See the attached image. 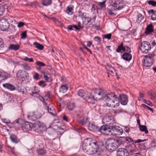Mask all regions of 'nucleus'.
I'll return each instance as SVG.
<instances>
[{"mask_svg": "<svg viewBox=\"0 0 156 156\" xmlns=\"http://www.w3.org/2000/svg\"><path fill=\"white\" fill-rule=\"evenodd\" d=\"M103 144L101 141L89 138L84 140L83 144V149L85 152L92 156H102L101 147Z\"/></svg>", "mask_w": 156, "mask_h": 156, "instance_id": "1", "label": "nucleus"}, {"mask_svg": "<svg viewBox=\"0 0 156 156\" xmlns=\"http://www.w3.org/2000/svg\"><path fill=\"white\" fill-rule=\"evenodd\" d=\"M155 55L154 53L149 54L145 56L143 60V63L144 66L150 67L154 62V57Z\"/></svg>", "mask_w": 156, "mask_h": 156, "instance_id": "2", "label": "nucleus"}, {"mask_svg": "<svg viewBox=\"0 0 156 156\" xmlns=\"http://www.w3.org/2000/svg\"><path fill=\"white\" fill-rule=\"evenodd\" d=\"M108 148L111 151H115L119 145V141L113 139L108 138L106 141Z\"/></svg>", "mask_w": 156, "mask_h": 156, "instance_id": "3", "label": "nucleus"}, {"mask_svg": "<svg viewBox=\"0 0 156 156\" xmlns=\"http://www.w3.org/2000/svg\"><path fill=\"white\" fill-rule=\"evenodd\" d=\"M94 97L95 99L104 100L107 95L104 90L99 88H94L93 90Z\"/></svg>", "mask_w": 156, "mask_h": 156, "instance_id": "4", "label": "nucleus"}, {"mask_svg": "<svg viewBox=\"0 0 156 156\" xmlns=\"http://www.w3.org/2000/svg\"><path fill=\"white\" fill-rule=\"evenodd\" d=\"M29 75L26 71L20 70L16 73V77L20 81L23 82L27 80Z\"/></svg>", "mask_w": 156, "mask_h": 156, "instance_id": "5", "label": "nucleus"}, {"mask_svg": "<svg viewBox=\"0 0 156 156\" xmlns=\"http://www.w3.org/2000/svg\"><path fill=\"white\" fill-rule=\"evenodd\" d=\"M112 5L115 10H120L125 6L121 0H111Z\"/></svg>", "mask_w": 156, "mask_h": 156, "instance_id": "6", "label": "nucleus"}, {"mask_svg": "<svg viewBox=\"0 0 156 156\" xmlns=\"http://www.w3.org/2000/svg\"><path fill=\"white\" fill-rule=\"evenodd\" d=\"M111 134L113 135H120L122 134L123 133L122 129L118 126H115V125H111Z\"/></svg>", "mask_w": 156, "mask_h": 156, "instance_id": "7", "label": "nucleus"}, {"mask_svg": "<svg viewBox=\"0 0 156 156\" xmlns=\"http://www.w3.org/2000/svg\"><path fill=\"white\" fill-rule=\"evenodd\" d=\"M140 49L143 53H147L151 50V44L149 42L147 41H143L141 44Z\"/></svg>", "mask_w": 156, "mask_h": 156, "instance_id": "8", "label": "nucleus"}, {"mask_svg": "<svg viewBox=\"0 0 156 156\" xmlns=\"http://www.w3.org/2000/svg\"><path fill=\"white\" fill-rule=\"evenodd\" d=\"M115 97V94L113 93L111 94H107L106 96L105 97L104 100L105 101L106 105L109 107H112L113 105V100H112V98H113Z\"/></svg>", "mask_w": 156, "mask_h": 156, "instance_id": "9", "label": "nucleus"}, {"mask_svg": "<svg viewBox=\"0 0 156 156\" xmlns=\"http://www.w3.org/2000/svg\"><path fill=\"white\" fill-rule=\"evenodd\" d=\"M110 126L111 125H109L108 126L107 125L102 126L99 128L98 131L104 135H110L111 133Z\"/></svg>", "mask_w": 156, "mask_h": 156, "instance_id": "10", "label": "nucleus"}, {"mask_svg": "<svg viewBox=\"0 0 156 156\" xmlns=\"http://www.w3.org/2000/svg\"><path fill=\"white\" fill-rule=\"evenodd\" d=\"M102 122L103 123H106L107 125H115L114 118L112 116L105 115L104 116L102 119Z\"/></svg>", "mask_w": 156, "mask_h": 156, "instance_id": "11", "label": "nucleus"}, {"mask_svg": "<svg viewBox=\"0 0 156 156\" xmlns=\"http://www.w3.org/2000/svg\"><path fill=\"white\" fill-rule=\"evenodd\" d=\"M44 124L39 121L35 122L33 124V129L36 132L39 133L42 131L44 129Z\"/></svg>", "mask_w": 156, "mask_h": 156, "instance_id": "12", "label": "nucleus"}, {"mask_svg": "<svg viewBox=\"0 0 156 156\" xmlns=\"http://www.w3.org/2000/svg\"><path fill=\"white\" fill-rule=\"evenodd\" d=\"M9 27V23L7 19L2 18L0 19V30L2 31L7 30Z\"/></svg>", "mask_w": 156, "mask_h": 156, "instance_id": "13", "label": "nucleus"}, {"mask_svg": "<svg viewBox=\"0 0 156 156\" xmlns=\"http://www.w3.org/2000/svg\"><path fill=\"white\" fill-rule=\"evenodd\" d=\"M41 116V114L37 111L30 112L27 115V118L30 120L35 121Z\"/></svg>", "mask_w": 156, "mask_h": 156, "instance_id": "14", "label": "nucleus"}, {"mask_svg": "<svg viewBox=\"0 0 156 156\" xmlns=\"http://www.w3.org/2000/svg\"><path fill=\"white\" fill-rule=\"evenodd\" d=\"M83 99L86 100L89 105H93L95 104V98L94 96H92L90 93H87Z\"/></svg>", "mask_w": 156, "mask_h": 156, "instance_id": "15", "label": "nucleus"}, {"mask_svg": "<svg viewBox=\"0 0 156 156\" xmlns=\"http://www.w3.org/2000/svg\"><path fill=\"white\" fill-rule=\"evenodd\" d=\"M116 152V156H129L128 151L125 148H119Z\"/></svg>", "mask_w": 156, "mask_h": 156, "instance_id": "16", "label": "nucleus"}, {"mask_svg": "<svg viewBox=\"0 0 156 156\" xmlns=\"http://www.w3.org/2000/svg\"><path fill=\"white\" fill-rule=\"evenodd\" d=\"M33 126V124L28 122H25L22 126L23 130L25 131L30 130Z\"/></svg>", "mask_w": 156, "mask_h": 156, "instance_id": "17", "label": "nucleus"}, {"mask_svg": "<svg viewBox=\"0 0 156 156\" xmlns=\"http://www.w3.org/2000/svg\"><path fill=\"white\" fill-rule=\"evenodd\" d=\"M120 100L121 103L123 105H126L128 101L127 96L124 94L120 95Z\"/></svg>", "mask_w": 156, "mask_h": 156, "instance_id": "18", "label": "nucleus"}, {"mask_svg": "<svg viewBox=\"0 0 156 156\" xmlns=\"http://www.w3.org/2000/svg\"><path fill=\"white\" fill-rule=\"evenodd\" d=\"M154 32V25L152 23L148 25L146 28L145 33L146 34H149Z\"/></svg>", "mask_w": 156, "mask_h": 156, "instance_id": "19", "label": "nucleus"}, {"mask_svg": "<svg viewBox=\"0 0 156 156\" xmlns=\"http://www.w3.org/2000/svg\"><path fill=\"white\" fill-rule=\"evenodd\" d=\"M88 127L90 131L94 132L98 131L99 128L93 123H89Z\"/></svg>", "mask_w": 156, "mask_h": 156, "instance_id": "20", "label": "nucleus"}, {"mask_svg": "<svg viewBox=\"0 0 156 156\" xmlns=\"http://www.w3.org/2000/svg\"><path fill=\"white\" fill-rule=\"evenodd\" d=\"M2 86L4 87L11 91L14 90H15V86L9 83H7L3 84Z\"/></svg>", "mask_w": 156, "mask_h": 156, "instance_id": "21", "label": "nucleus"}, {"mask_svg": "<svg viewBox=\"0 0 156 156\" xmlns=\"http://www.w3.org/2000/svg\"><path fill=\"white\" fill-rule=\"evenodd\" d=\"M122 58L126 61H130L132 58L131 55L129 53L126 52L122 55Z\"/></svg>", "mask_w": 156, "mask_h": 156, "instance_id": "22", "label": "nucleus"}, {"mask_svg": "<svg viewBox=\"0 0 156 156\" xmlns=\"http://www.w3.org/2000/svg\"><path fill=\"white\" fill-rule=\"evenodd\" d=\"M48 112L51 115H55L56 113L54 108L51 106H48L47 109Z\"/></svg>", "mask_w": 156, "mask_h": 156, "instance_id": "23", "label": "nucleus"}, {"mask_svg": "<svg viewBox=\"0 0 156 156\" xmlns=\"http://www.w3.org/2000/svg\"><path fill=\"white\" fill-rule=\"evenodd\" d=\"M87 120L88 118L86 117H82L77 119V122L83 125L86 124Z\"/></svg>", "mask_w": 156, "mask_h": 156, "instance_id": "24", "label": "nucleus"}, {"mask_svg": "<svg viewBox=\"0 0 156 156\" xmlns=\"http://www.w3.org/2000/svg\"><path fill=\"white\" fill-rule=\"evenodd\" d=\"M41 73L44 74V78L46 81L51 82L52 81V80L50 77V74H46L43 71H41Z\"/></svg>", "mask_w": 156, "mask_h": 156, "instance_id": "25", "label": "nucleus"}, {"mask_svg": "<svg viewBox=\"0 0 156 156\" xmlns=\"http://www.w3.org/2000/svg\"><path fill=\"white\" fill-rule=\"evenodd\" d=\"M128 149L132 153H134L135 152H137L138 151V149L134 145L129 146L128 147Z\"/></svg>", "mask_w": 156, "mask_h": 156, "instance_id": "26", "label": "nucleus"}, {"mask_svg": "<svg viewBox=\"0 0 156 156\" xmlns=\"http://www.w3.org/2000/svg\"><path fill=\"white\" fill-rule=\"evenodd\" d=\"M112 103H113L112 104L114 105L112 106V107L116 108L119 105V101L118 98H115V99L113 100Z\"/></svg>", "mask_w": 156, "mask_h": 156, "instance_id": "27", "label": "nucleus"}, {"mask_svg": "<svg viewBox=\"0 0 156 156\" xmlns=\"http://www.w3.org/2000/svg\"><path fill=\"white\" fill-rule=\"evenodd\" d=\"M41 3L44 6L50 5L52 3V0H41Z\"/></svg>", "mask_w": 156, "mask_h": 156, "instance_id": "28", "label": "nucleus"}, {"mask_svg": "<svg viewBox=\"0 0 156 156\" xmlns=\"http://www.w3.org/2000/svg\"><path fill=\"white\" fill-rule=\"evenodd\" d=\"M68 89V87L66 85H62L59 88V91L63 93H65Z\"/></svg>", "mask_w": 156, "mask_h": 156, "instance_id": "29", "label": "nucleus"}, {"mask_svg": "<svg viewBox=\"0 0 156 156\" xmlns=\"http://www.w3.org/2000/svg\"><path fill=\"white\" fill-rule=\"evenodd\" d=\"M10 139L13 143H17L19 141V140L18 139L17 136L13 134H11L10 135Z\"/></svg>", "mask_w": 156, "mask_h": 156, "instance_id": "30", "label": "nucleus"}, {"mask_svg": "<svg viewBox=\"0 0 156 156\" xmlns=\"http://www.w3.org/2000/svg\"><path fill=\"white\" fill-rule=\"evenodd\" d=\"M32 92L30 94L31 95L33 96L34 94H38L39 92V90L38 88L36 87H33L32 89Z\"/></svg>", "mask_w": 156, "mask_h": 156, "instance_id": "31", "label": "nucleus"}, {"mask_svg": "<svg viewBox=\"0 0 156 156\" xmlns=\"http://www.w3.org/2000/svg\"><path fill=\"white\" fill-rule=\"evenodd\" d=\"M67 107L69 110H72L75 107V104L73 102H69L67 103Z\"/></svg>", "mask_w": 156, "mask_h": 156, "instance_id": "32", "label": "nucleus"}, {"mask_svg": "<svg viewBox=\"0 0 156 156\" xmlns=\"http://www.w3.org/2000/svg\"><path fill=\"white\" fill-rule=\"evenodd\" d=\"M19 48V46L18 45L11 44L9 45L8 48L10 50H18Z\"/></svg>", "mask_w": 156, "mask_h": 156, "instance_id": "33", "label": "nucleus"}, {"mask_svg": "<svg viewBox=\"0 0 156 156\" xmlns=\"http://www.w3.org/2000/svg\"><path fill=\"white\" fill-rule=\"evenodd\" d=\"M140 130L141 131H144L146 134H147L148 133L147 127L146 126L140 125L139 126Z\"/></svg>", "mask_w": 156, "mask_h": 156, "instance_id": "34", "label": "nucleus"}, {"mask_svg": "<svg viewBox=\"0 0 156 156\" xmlns=\"http://www.w3.org/2000/svg\"><path fill=\"white\" fill-rule=\"evenodd\" d=\"M106 0H103V2H99L98 4V5L100 7L99 8H97V10H101L102 8L105 7V4Z\"/></svg>", "mask_w": 156, "mask_h": 156, "instance_id": "35", "label": "nucleus"}, {"mask_svg": "<svg viewBox=\"0 0 156 156\" xmlns=\"http://www.w3.org/2000/svg\"><path fill=\"white\" fill-rule=\"evenodd\" d=\"M34 44L36 46L35 47L39 50H42L44 49V46L37 42H34Z\"/></svg>", "mask_w": 156, "mask_h": 156, "instance_id": "36", "label": "nucleus"}, {"mask_svg": "<svg viewBox=\"0 0 156 156\" xmlns=\"http://www.w3.org/2000/svg\"><path fill=\"white\" fill-rule=\"evenodd\" d=\"M7 78V76L0 71V83L2 81L5 80Z\"/></svg>", "mask_w": 156, "mask_h": 156, "instance_id": "37", "label": "nucleus"}, {"mask_svg": "<svg viewBox=\"0 0 156 156\" xmlns=\"http://www.w3.org/2000/svg\"><path fill=\"white\" fill-rule=\"evenodd\" d=\"M86 93L83 90H80L78 91L77 94L79 96L81 97H82L83 99L85 96V95H86Z\"/></svg>", "mask_w": 156, "mask_h": 156, "instance_id": "38", "label": "nucleus"}, {"mask_svg": "<svg viewBox=\"0 0 156 156\" xmlns=\"http://www.w3.org/2000/svg\"><path fill=\"white\" fill-rule=\"evenodd\" d=\"M37 152L38 155L41 156L44 155L46 153V151L44 149H37Z\"/></svg>", "mask_w": 156, "mask_h": 156, "instance_id": "39", "label": "nucleus"}, {"mask_svg": "<svg viewBox=\"0 0 156 156\" xmlns=\"http://www.w3.org/2000/svg\"><path fill=\"white\" fill-rule=\"evenodd\" d=\"M144 17L142 16V14L140 13L138 14L136 16V21L138 23L140 22L143 19Z\"/></svg>", "mask_w": 156, "mask_h": 156, "instance_id": "40", "label": "nucleus"}, {"mask_svg": "<svg viewBox=\"0 0 156 156\" xmlns=\"http://www.w3.org/2000/svg\"><path fill=\"white\" fill-rule=\"evenodd\" d=\"M66 12L69 15H72L73 13V9L71 6H69L67 7V9Z\"/></svg>", "mask_w": 156, "mask_h": 156, "instance_id": "41", "label": "nucleus"}, {"mask_svg": "<svg viewBox=\"0 0 156 156\" xmlns=\"http://www.w3.org/2000/svg\"><path fill=\"white\" fill-rule=\"evenodd\" d=\"M151 14H152L151 19L153 20H156V11H154L153 10H151Z\"/></svg>", "mask_w": 156, "mask_h": 156, "instance_id": "42", "label": "nucleus"}, {"mask_svg": "<svg viewBox=\"0 0 156 156\" xmlns=\"http://www.w3.org/2000/svg\"><path fill=\"white\" fill-rule=\"evenodd\" d=\"M25 89L22 87H18L17 88V90L19 92L21 93L22 94H24L25 93Z\"/></svg>", "mask_w": 156, "mask_h": 156, "instance_id": "43", "label": "nucleus"}, {"mask_svg": "<svg viewBox=\"0 0 156 156\" xmlns=\"http://www.w3.org/2000/svg\"><path fill=\"white\" fill-rule=\"evenodd\" d=\"M22 121V120L21 119H17L13 121V123L14 124H18V126L21 125Z\"/></svg>", "mask_w": 156, "mask_h": 156, "instance_id": "44", "label": "nucleus"}, {"mask_svg": "<svg viewBox=\"0 0 156 156\" xmlns=\"http://www.w3.org/2000/svg\"><path fill=\"white\" fill-rule=\"evenodd\" d=\"M4 5L0 4V16L2 15L5 11V8L4 6Z\"/></svg>", "mask_w": 156, "mask_h": 156, "instance_id": "45", "label": "nucleus"}, {"mask_svg": "<svg viewBox=\"0 0 156 156\" xmlns=\"http://www.w3.org/2000/svg\"><path fill=\"white\" fill-rule=\"evenodd\" d=\"M148 3L149 5H151L153 6H156V1L153 0H149L147 2Z\"/></svg>", "mask_w": 156, "mask_h": 156, "instance_id": "46", "label": "nucleus"}, {"mask_svg": "<svg viewBox=\"0 0 156 156\" xmlns=\"http://www.w3.org/2000/svg\"><path fill=\"white\" fill-rule=\"evenodd\" d=\"M5 149L9 151H10L12 153H14L13 148L11 147L10 146L7 145L6 146Z\"/></svg>", "mask_w": 156, "mask_h": 156, "instance_id": "47", "label": "nucleus"}, {"mask_svg": "<svg viewBox=\"0 0 156 156\" xmlns=\"http://www.w3.org/2000/svg\"><path fill=\"white\" fill-rule=\"evenodd\" d=\"M123 46V42H122L121 44L118 46V48L116 49V51L117 52H120L122 50V46Z\"/></svg>", "mask_w": 156, "mask_h": 156, "instance_id": "48", "label": "nucleus"}, {"mask_svg": "<svg viewBox=\"0 0 156 156\" xmlns=\"http://www.w3.org/2000/svg\"><path fill=\"white\" fill-rule=\"evenodd\" d=\"M151 44L153 47L156 48V37L153 38L152 40Z\"/></svg>", "mask_w": 156, "mask_h": 156, "instance_id": "49", "label": "nucleus"}, {"mask_svg": "<svg viewBox=\"0 0 156 156\" xmlns=\"http://www.w3.org/2000/svg\"><path fill=\"white\" fill-rule=\"evenodd\" d=\"M101 38L98 36H96L94 38V40L97 41L98 44H99L101 42Z\"/></svg>", "mask_w": 156, "mask_h": 156, "instance_id": "50", "label": "nucleus"}, {"mask_svg": "<svg viewBox=\"0 0 156 156\" xmlns=\"http://www.w3.org/2000/svg\"><path fill=\"white\" fill-rule=\"evenodd\" d=\"M23 59L25 61H28L29 62H32L34 61L32 58H29L27 57H24V58H23Z\"/></svg>", "mask_w": 156, "mask_h": 156, "instance_id": "51", "label": "nucleus"}, {"mask_svg": "<svg viewBox=\"0 0 156 156\" xmlns=\"http://www.w3.org/2000/svg\"><path fill=\"white\" fill-rule=\"evenodd\" d=\"M111 36L112 34L110 33L104 35L103 37L108 39H110L111 38Z\"/></svg>", "mask_w": 156, "mask_h": 156, "instance_id": "52", "label": "nucleus"}, {"mask_svg": "<svg viewBox=\"0 0 156 156\" xmlns=\"http://www.w3.org/2000/svg\"><path fill=\"white\" fill-rule=\"evenodd\" d=\"M36 64L40 66H45V64L40 61H37L36 62Z\"/></svg>", "mask_w": 156, "mask_h": 156, "instance_id": "53", "label": "nucleus"}, {"mask_svg": "<svg viewBox=\"0 0 156 156\" xmlns=\"http://www.w3.org/2000/svg\"><path fill=\"white\" fill-rule=\"evenodd\" d=\"M144 102L146 103V104H147L148 105L152 106H153L152 104V103L150 101H147L146 99H143Z\"/></svg>", "mask_w": 156, "mask_h": 156, "instance_id": "54", "label": "nucleus"}, {"mask_svg": "<svg viewBox=\"0 0 156 156\" xmlns=\"http://www.w3.org/2000/svg\"><path fill=\"white\" fill-rule=\"evenodd\" d=\"M26 31H24L21 34V38L23 39H25L26 37Z\"/></svg>", "mask_w": 156, "mask_h": 156, "instance_id": "55", "label": "nucleus"}, {"mask_svg": "<svg viewBox=\"0 0 156 156\" xmlns=\"http://www.w3.org/2000/svg\"><path fill=\"white\" fill-rule=\"evenodd\" d=\"M38 84L40 86L42 87H44L45 86V85L44 83V81L43 80L40 81L39 82Z\"/></svg>", "mask_w": 156, "mask_h": 156, "instance_id": "56", "label": "nucleus"}, {"mask_svg": "<svg viewBox=\"0 0 156 156\" xmlns=\"http://www.w3.org/2000/svg\"><path fill=\"white\" fill-rule=\"evenodd\" d=\"M23 68L27 70L30 69V68L26 64L23 66Z\"/></svg>", "mask_w": 156, "mask_h": 156, "instance_id": "57", "label": "nucleus"}, {"mask_svg": "<svg viewBox=\"0 0 156 156\" xmlns=\"http://www.w3.org/2000/svg\"><path fill=\"white\" fill-rule=\"evenodd\" d=\"M85 14L86 13H82L81 12H78V16L82 18H84L85 17Z\"/></svg>", "mask_w": 156, "mask_h": 156, "instance_id": "58", "label": "nucleus"}, {"mask_svg": "<svg viewBox=\"0 0 156 156\" xmlns=\"http://www.w3.org/2000/svg\"><path fill=\"white\" fill-rule=\"evenodd\" d=\"M147 140V139H145L144 140H141L140 139H138L136 140H135L134 141V142L135 143H138L141 142H143L144 141H146Z\"/></svg>", "mask_w": 156, "mask_h": 156, "instance_id": "59", "label": "nucleus"}, {"mask_svg": "<svg viewBox=\"0 0 156 156\" xmlns=\"http://www.w3.org/2000/svg\"><path fill=\"white\" fill-rule=\"evenodd\" d=\"M126 140L128 141V143H132L133 142V140L130 138L129 137H127L126 138Z\"/></svg>", "mask_w": 156, "mask_h": 156, "instance_id": "60", "label": "nucleus"}, {"mask_svg": "<svg viewBox=\"0 0 156 156\" xmlns=\"http://www.w3.org/2000/svg\"><path fill=\"white\" fill-rule=\"evenodd\" d=\"M39 75L37 73H35L33 76V78L36 80H38L39 79Z\"/></svg>", "mask_w": 156, "mask_h": 156, "instance_id": "61", "label": "nucleus"}, {"mask_svg": "<svg viewBox=\"0 0 156 156\" xmlns=\"http://www.w3.org/2000/svg\"><path fill=\"white\" fill-rule=\"evenodd\" d=\"M115 10L113 9V8H112V9L111 10L110 9H108L107 11L109 14L112 15H114V13L113 12H112V10Z\"/></svg>", "mask_w": 156, "mask_h": 156, "instance_id": "62", "label": "nucleus"}, {"mask_svg": "<svg viewBox=\"0 0 156 156\" xmlns=\"http://www.w3.org/2000/svg\"><path fill=\"white\" fill-rule=\"evenodd\" d=\"M24 23L22 22H20L18 23L17 27H21L24 26Z\"/></svg>", "mask_w": 156, "mask_h": 156, "instance_id": "63", "label": "nucleus"}, {"mask_svg": "<svg viewBox=\"0 0 156 156\" xmlns=\"http://www.w3.org/2000/svg\"><path fill=\"white\" fill-rule=\"evenodd\" d=\"M122 111L121 110H115L114 111L113 113L115 114L116 115L117 114H119L120 113L122 112Z\"/></svg>", "mask_w": 156, "mask_h": 156, "instance_id": "64", "label": "nucleus"}]
</instances>
